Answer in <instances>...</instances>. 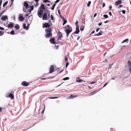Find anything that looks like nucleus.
Wrapping results in <instances>:
<instances>
[{
    "mask_svg": "<svg viewBox=\"0 0 131 131\" xmlns=\"http://www.w3.org/2000/svg\"><path fill=\"white\" fill-rule=\"evenodd\" d=\"M45 31L47 33V34L45 35V36L46 38H49L52 37V30L51 28H47L45 30Z\"/></svg>",
    "mask_w": 131,
    "mask_h": 131,
    "instance_id": "1",
    "label": "nucleus"
},
{
    "mask_svg": "<svg viewBox=\"0 0 131 131\" xmlns=\"http://www.w3.org/2000/svg\"><path fill=\"white\" fill-rule=\"evenodd\" d=\"M65 31L66 32L67 37H68L69 34L72 31V28L69 25H68L65 27Z\"/></svg>",
    "mask_w": 131,
    "mask_h": 131,
    "instance_id": "2",
    "label": "nucleus"
},
{
    "mask_svg": "<svg viewBox=\"0 0 131 131\" xmlns=\"http://www.w3.org/2000/svg\"><path fill=\"white\" fill-rule=\"evenodd\" d=\"M24 7L23 8V10L24 12H26L27 9H28L29 7V5L26 2L24 3Z\"/></svg>",
    "mask_w": 131,
    "mask_h": 131,
    "instance_id": "3",
    "label": "nucleus"
},
{
    "mask_svg": "<svg viewBox=\"0 0 131 131\" xmlns=\"http://www.w3.org/2000/svg\"><path fill=\"white\" fill-rule=\"evenodd\" d=\"M29 84L30 83L28 82L23 81L22 82L21 84L24 86H28Z\"/></svg>",
    "mask_w": 131,
    "mask_h": 131,
    "instance_id": "4",
    "label": "nucleus"
},
{
    "mask_svg": "<svg viewBox=\"0 0 131 131\" xmlns=\"http://www.w3.org/2000/svg\"><path fill=\"white\" fill-rule=\"evenodd\" d=\"M43 10H40L39 11H38L37 13L38 15V16L40 18H41L42 17V15L43 14Z\"/></svg>",
    "mask_w": 131,
    "mask_h": 131,
    "instance_id": "5",
    "label": "nucleus"
},
{
    "mask_svg": "<svg viewBox=\"0 0 131 131\" xmlns=\"http://www.w3.org/2000/svg\"><path fill=\"white\" fill-rule=\"evenodd\" d=\"M47 13H44L43 14L42 19L43 20H47L48 19V18L47 19Z\"/></svg>",
    "mask_w": 131,
    "mask_h": 131,
    "instance_id": "6",
    "label": "nucleus"
},
{
    "mask_svg": "<svg viewBox=\"0 0 131 131\" xmlns=\"http://www.w3.org/2000/svg\"><path fill=\"white\" fill-rule=\"evenodd\" d=\"M54 71V67L53 66H51L50 68V73H51Z\"/></svg>",
    "mask_w": 131,
    "mask_h": 131,
    "instance_id": "7",
    "label": "nucleus"
},
{
    "mask_svg": "<svg viewBox=\"0 0 131 131\" xmlns=\"http://www.w3.org/2000/svg\"><path fill=\"white\" fill-rule=\"evenodd\" d=\"M79 26L77 25L76 27V30L74 32V33L77 34H78L80 32L79 30Z\"/></svg>",
    "mask_w": 131,
    "mask_h": 131,
    "instance_id": "8",
    "label": "nucleus"
},
{
    "mask_svg": "<svg viewBox=\"0 0 131 131\" xmlns=\"http://www.w3.org/2000/svg\"><path fill=\"white\" fill-rule=\"evenodd\" d=\"M50 25L48 23H45L43 25V27L45 28H49L50 26Z\"/></svg>",
    "mask_w": 131,
    "mask_h": 131,
    "instance_id": "9",
    "label": "nucleus"
},
{
    "mask_svg": "<svg viewBox=\"0 0 131 131\" xmlns=\"http://www.w3.org/2000/svg\"><path fill=\"white\" fill-rule=\"evenodd\" d=\"M128 65L129 67H130L129 69V71L131 72V61L129 60L128 62Z\"/></svg>",
    "mask_w": 131,
    "mask_h": 131,
    "instance_id": "10",
    "label": "nucleus"
},
{
    "mask_svg": "<svg viewBox=\"0 0 131 131\" xmlns=\"http://www.w3.org/2000/svg\"><path fill=\"white\" fill-rule=\"evenodd\" d=\"M76 81L78 82H85V81H84L83 80L80 79L79 78H78L77 79Z\"/></svg>",
    "mask_w": 131,
    "mask_h": 131,
    "instance_id": "11",
    "label": "nucleus"
},
{
    "mask_svg": "<svg viewBox=\"0 0 131 131\" xmlns=\"http://www.w3.org/2000/svg\"><path fill=\"white\" fill-rule=\"evenodd\" d=\"M45 9V8L44 5L43 4H41L39 8L40 10H43V9Z\"/></svg>",
    "mask_w": 131,
    "mask_h": 131,
    "instance_id": "12",
    "label": "nucleus"
},
{
    "mask_svg": "<svg viewBox=\"0 0 131 131\" xmlns=\"http://www.w3.org/2000/svg\"><path fill=\"white\" fill-rule=\"evenodd\" d=\"M50 42L52 44H54L55 42V40L54 38H52L50 40Z\"/></svg>",
    "mask_w": 131,
    "mask_h": 131,
    "instance_id": "13",
    "label": "nucleus"
},
{
    "mask_svg": "<svg viewBox=\"0 0 131 131\" xmlns=\"http://www.w3.org/2000/svg\"><path fill=\"white\" fill-rule=\"evenodd\" d=\"M26 24L25 23H24L23 24V27L25 29H26V30H27L28 29V26H29V25H28V26L27 27L26 26Z\"/></svg>",
    "mask_w": 131,
    "mask_h": 131,
    "instance_id": "14",
    "label": "nucleus"
},
{
    "mask_svg": "<svg viewBox=\"0 0 131 131\" xmlns=\"http://www.w3.org/2000/svg\"><path fill=\"white\" fill-rule=\"evenodd\" d=\"M122 3V1L121 0H118L115 2V4L116 5H117L121 4Z\"/></svg>",
    "mask_w": 131,
    "mask_h": 131,
    "instance_id": "15",
    "label": "nucleus"
},
{
    "mask_svg": "<svg viewBox=\"0 0 131 131\" xmlns=\"http://www.w3.org/2000/svg\"><path fill=\"white\" fill-rule=\"evenodd\" d=\"M21 15V14L20 15V16L19 17V20L21 21H22L24 20V17L23 16H20Z\"/></svg>",
    "mask_w": 131,
    "mask_h": 131,
    "instance_id": "16",
    "label": "nucleus"
},
{
    "mask_svg": "<svg viewBox=\"0 0 131 131\" xmlns=\"http://www.w3.org/2000/svg\"><path fill=\"white\" fill-rule=\"evenodd\" d=\"M1 19L3 20H5L7 19V16H3L2 17Z\"/></svg>",
    "mask_w": 131,
    "mask_h": 131,
    "instance_id": "17",
    "label": "nucleus"
},
{
    "mask_svg": "<svg viewBox=\"0 0 131 131\" xmlns=\"http://www.w3.org/2000/svg\"><path fill=\"white\" fill-rule=\"evenodd\" d=\"M10 97L12 99H13L14 98V97L13 94L12 93H10V94L8 96H7V97Z\"/></svg>",
    "mask_w": 131,
    "mask_h": 131,
    "instance_id": "18",
    "label": "nucleus"
},
{
    "mask_svg": "<svg viewBox=\"0 0 131 131\" xmlns=\"http://www.w3.org/2000/svg\"><path fill=\"white\" fill-rule=\"evenodd\" d=\"M59 38H61L62 37V35L61 32L58 31Z\"/></svg>",
    "mask_w": 131,
    "mask_h": 131,
    "instance_id": "19",
    "label": "nucleus"
},
{
    "mask_svg": "<svg viewBox=\"0 0 131 131\" xmlns=\"http://www.w3.org/2000/svg\"><path fill=\"white\" fill-rule=\"evenodd\" d=\"M77 96V95H74L72 94H71L70 96L69 97V99H71V98H74L75 97H76Z\"/></svg>",
    "mask_w": 131,
    "mask_h": 131,
    "instance_id": "20",
    "label": "nucleus"
},
{
    "mask_svg": "<svg viewBox=\"0 0 131 131\" xmlns=\"http://www.w3.org/2000/svg\"><path fill=\"white\" fill-rule=\"evenodd\" d=\"M30 9L28 10V12H31L32 10H33L34 9V7L33 6H30Z\"/></svg>",
    "mask_w": 131,
    "mask_h": 131,
    "instance_id": "21",
    "label": "nucleus"
},
{
    "mask_svg": "<svg viewBox=\"0 0 131 131\" xmlns=\"http://www.w3.org/2000/svg\"><path fill=\"white\" fill-rule=\"evenodd\" d=\"M14 26V25L12 24H10L8 25V27L9 28H12Z\"/></svg>",
    "mask_w": 131,
    "mask_h": 131,
    "instance_id": "22",
    "label": "nucleus"
},
{
    "mask_svg": "<svg viewBox=\"0 0 131 131\" xmlns=\"http://www.w3.org/2000/svg\"><path fill=\"white\" fill-rule=\"evenodd\" d=\"M15 28L16 29H17L19 28V26L18 25H16L15 26Z\"/></svg>",
    "mask_w": 131,
    "mask_h": 131,
    "instance_id": "23",
    "label": "nucleus"
},
{
    "mask_svg": "<svg viewBox=\"0 0 131 131\" xmlns=\"http://www.w3.org/2000/svg\"><path fill=\"white\" fill-rule=\"evenodd\" d=\"M63 18L64 19V22L63 24V25H64L65 24H66L67 22V20L64 19V18L63 17Z\"/></svg>",
    "mask_w": 131,
    "mask_h": 131,
    "instance_id": "24",
    "label": "nucleus"
},
{
    "mask_svg": "<svg viewBox=\"0 0 131 131\" xmlns=\"http://www.w3.org/2000/svg\"><path fill=\"white\" fill-rule=\"evenodd\" d=\"M56 5V3H54L53 4V7H52L51 9L52 10H53L54 9V7Z\"/></svg>",
    "mask_w": 131,
    "mask_h": 131,
    "instance_id": "25",
    "label": "nucleus"
},
{
    "mask_svg": "<svg viewBox=\"0 0 131 131\" xmlns=\"http://www.w3.org/2000/svg\"><path fill=\"white\" fill-rule=\"evenodd\" d=\"M8 2L7 1H6L3 4V6L4 7L6 6Z\"/></svg>",
    "mask_w": 131,
    "mask_h": 131,
    "instance_id": "26",
    "label": "nucleus"
},
{
    "mask_svg": "<svg viewBox=\"0 0 131 131\" xmlns=\"http://www.w3.org/2000/svg\"><path fill=\"white\" fill-rule=\"evenodd\" d=\"M69 79V77H67L64 78L63 80H66Z\"/></svg>",
    "mask_w": 131,
    "mask_h": 131,
    "instance_id": "27",
    "label": "nucleus"
},
{
    "mask_svg": "<svg viewBox=\"0 0 131 131\" xmlns=\"http://www.w3.org/2000/svg\"><path fill=\"white\" fill-rule=\"evenodd\" d=\"M10 34L11 35H14V31L13 30H12L10 32Z\"/></svg>",
    "mask_w": 131,
    "mask_h": 131,
    "instance_id": "28",
    "label": "nucleus"
},
{
    "mask_svg": "<svg viewBox=\"0 0 131 131\" xmlns=\"http://www.w3.org/2000/svg\"><path fill=\"white\" fill-rule=\"evenodd\" d=\"M128 39H125V40H124V41H123V42H122V43H123V42H126V41L128 42Z\"/></svg>",
    "mask_w": 131,
    "mask_h": 131,
    "instance_id": "29",
    "label": "nucleus"
},
{
    "mask_svg": "<svg viewBox=\"0 0 131 131\" xmlns=\"http://www.w3.org/2000/svg\"><path fill=\"white\" fill-rule=\"evenodd\" d=\"M103 17L105 18H106L108 17V16L107 15H103Z\"/></svg>",
    "mask_w": 131,
    "mask_h": 131,
    "instance_id": "30",
    "label": "nucleus"
},
{
    "mask_svg": "<svg viewBox=\"0 0 131 131\" xmlns=\"http://www.w3.org/2000/svg\"><path fill=\"white\" fill-rule=\"evenodd\" d=\"M102 34L101 32H99L98 34H96L95 35L97 36H100V35H102Z\"/></svg>",
    "mask_w": 131,
    "mask_h": 131,
    "instance_id": "31",
    "label": "nucleus"
},
{
    "mask_svg": "<svg viewBox=\"0 0 131 131\" xmlns=\"http://www.w3.org/2000/svg\"><path fill=\"white\" fill-rule=\"evenodd\" d=\"M44 3H46L47 2H50V1H49V0H44L43 1Z\"/></svg>",
    "mask_w": 131,
    "mask_h": 131,
    "instance_id": "32",
    "label": "nucleus"
},
{
    "mask_svg": "<svg viewBox=\"0 0 131 131\" xmlns=\"http://www.w3.org/2000/svg\"><path fill=\"white\" fill-rule=\"evenodd\" d=\"M113 63H112V64H109L108 67V69H110L111 68L112 65H113Z\"/></svg>",
    "mask_w": 131,
    "mask_h": 131,
    "instance_id": "33",
    "label": "nucleus"
},
{
    "mask_svg": "<svg viewBox=\"0 0 131 131\" xmlns=\"http://www.w3.org/2000/svg\"><path fill=\"white\" fill-rule=\"evenodd\" d=\"M91 3V2L90 1H89L88 2V3L87 4V6L88 7H89L90 6V4Z\"/></svg>",
    "mask_w": 131,
    "mask_h": 131,
    "instance_id": "34",
    "label": "nucleus"
},
{
    "mask_svg": "<svg viewBox=\"0 0 131 131\" xmlns=\"http://www.w3.org/2000/svg\"><path fill=\"white\" fill-rule=\"evenodd\" d=\"M58 97H51L49 98V99H55L58 98Z\"/></svg>",
    "mask_w": 131,
    "mask_h": 131,
    "instance_id": "35",
    "label": "nucleus"
},
{
    "mask_svg": "<svg viewBox=\"0 0 131 131\" xmlns=\"http://www.w3.org/2000/svg\"><path fill=\"white\" fill-rule=\"evenodd\" d=\"M4 34V33H2V32L1 31H0V36Z\"/></svg>",
    "mask_w": 131,
    "mask_h": 131,
    "instance_id": "36",
    "label": "nucleus"
},
{
    "mask_svg": "<svg viewBox=\"0 0 131 131\" xmlns=\"http://www.w3.org/2000/svg\"><path fill=\"white\" fill-rule=\"evenodd\" d=\"M50 12L49 11H48L47 12V13L48 14V18H49L50 17Z\"/></svg>",
    "mask_w": 131,
    "mask_h": 131,
    "instance_id": "37",
    "label": "nucleus"
},
{
    "mask_svg": "<svg viewBox=\"0 0 131 131\" xmlns=\"http://www.w3.org/2000/svg\"><path fill=\"white\" fill-rule=\"evenodd\" d=\"M69 63L68 62H67L66 64V67L67 68L68 66L69 65Z\"/></svg>",
    "mask_w": 131,
    "mask_h": 131,
    "instance_id": "38",
    "label": "nucleus"
},
{
    "mask_svg": "<svg viewBox=\"0 0 131 131\" xmlns=\"http://www.w3.org/2000/svg\"><path fill=\"white\" fill-rule=\"evenodd\" d=\"M47 79V78H40V79L41 80H45Z\"/></svg>",
    "mask_w": 131,
    "mask_h": 131,
    "instance_id": "39",
    "label": "nucleus"
},
{
    "mask_svg": "<svg viewBox=\"0 0 131 131\" xmlns=\"http://www.w3.org/2000/svg\"><path fill=\"white\" fill-rule=\"evenodd\" d=\"M122 12L123 14H125V13L126 11L125 10H122Z\"/></svg>",
    "mask_w": 131,
    "mask_h": 131,
    "instance_id": "40",
    "label": "nucleus"
},
{
    "mask_svg": "<svg viewBox=\"0 0 131 131\" xmlns=\"http://www.w3.org/2000/svg\"><path fill=\"white\" fill-rule=\"evenodd\" d=\"M78 23L79 22L78 21H77L76 23H75V25L76 26H77V25L78 24Z\"/></svg>",
    "mask_w": 131,
    "mask_h": 131,
    "instance_id": "41",
    "label": "nucleus"
},
{
    "mask_svg": "<svg viewBox=\"0 0 131 131\" xmlns=\"http://www.w3.org/2000/svg\"><path fill=\"white\" fill-rule=\"evenodd\" d=\"M122 6H123L122 5H120L119 6H118V8H119L121 7H122Z\"/></svg>",
    "mask_w": 131,
    "mask_h": 131,
    "instance_id": "42",
    "label": "nucleus"
},
{
    "mask_svg": "<svg viewBox=\"0 0 131 131\" xmlns=\"http://www.w3.org/2000/svg\"><path fill=\"white\" fill-rule=\"evenodd\" d=\"M51 19L52 20H53V17L52 15H51Z\"/></svg>",
    "mask_w": 131,
    "mask_h": 131,
    "instance_id": "43",
    "label": "nucleus"
},
{
    "mask_svg": "<svg viewBox=\"0 0 131 131\" xmlns=\"http://www.w3.org/2000/svg\"><path fill=\"white\" fill-rule=\"evenodd\" d=\"M44 109L42 111V113H43V112H44L45 108V104H44Z\"/></svg>",
    "mask_w": 131,
    "mask_h": 131,
    "instance_id": "44",
    "label": "nucleus"
},
{
    "mask_svg": "<svg viewBox=\"0 0 131 131\" xmlns=\"http://www.w3.org/2000/svg\"><path fill=\"white\" fill-rule=\"evenodd\" d=\"M60 0H57L55 2V3H57Z\"/></svg>",
    "mask_w": 131,
    "mask_h": 131,
    "instance_id": "45",
    "label": "nucleus"
},
{
    "mask_svg": "<svg viewBox=\"0 0 131 131\" xmlns=\"http://www.w3.org/2000/svg\"><path fill=\"white\" fill-rule=\"evenodd\" d=\"M0 30H4V28L2 27H0Z\"/></svg>",
    "mask_w": 131,
    "mask_h": 131,
    "instance_id": "46",
    "label": "nucleus"
},
{
    "mask_svg": "<svg viewBox=\"0 0 131 131\" xmlns=\"http://www.w3.org/2000/svg\"><path fill=\"white\" fill-rule=\"evenodd\" d=\"M68 59L67 56H66V57L65 58V60L66 61H67L68 60Z\"/></svg>",
    "mask_w": 131,
    "mask_h": 131,
    "instance_id": "47",
    "label": "nucleus"
},
{
    "mask_svg": "<svg viewBox=\"0 0 131 131\" xmlns=\"http://www.w3.org/2000/svg\"><path fill=\"white\" fill-rule=\"evenodd\" d=\"M84 29L83 28H80V30L81 31H82Z\"/></svg>",
    "mask_w": 131,
    "mask_h": 131,
    "instance_id": "48",
    "label": "nucleus"
},
{
    "mask_svg": "<svg viewBox=\"0 0 131 131\" xmlns=\"http://www.w3.org/2000/svg\"><path fill=\"white\" fill-rule=\"evenodd\" d=\"M105 6V3H103V7Z\"/></svg>",
    "mask_w": 131,
    "mask_h": 131,
    "instance_id": "49",
    "label": "nucleus"
},
{
    "mask_svg": "<svg viewBox=\"0 0 131 131\" xmlns=\"http://www.w3.org/2000/svg\"><path fill=\"white\" fill-rule=\"evenodd\" d=\"M109 9L110 10H111V8H112V6H110L109 7Z\"/></svg>",
    "mask_w": 131,
    "mask_h": 131,
    "instance_id": "50",
    "label": "nucleus"
},
{
    "mask_svg": "<svg viewBox=\"0 0 131 131\" xmlns=\"http://www.w3.org/2000/svg\"><path fill=\"white\" fill-rule=\"evenodd\" d=\"M95 82H92L90 83L91 84H94L95 83Z\"/></svg>",
    "mask_w": 131,
    "mask_h": 131,
    "instance_id": "51",
    "label": "nucleus"
},
{
    "mask_svg": "<svg viewBox=\"0 0 131 131\" xmlns=\"http://www.w3.org/2000/svg\"><path fill=\"white\" fill-rule=\"evenodd\" d=\"M2 3V0H0V6H1Z\"/></svg>",
    "mask_w": 131,
    "mask_h": 131,
    "instance_id": "52",
    "label": "nucleus"
},
{
    "mask_svg": "<svg viewBox=\"0 0 131 131\" xmlns=\"http://www.w3.org/2000/svg\"><path fill=\"white\" fill-rule=\"evenodd\" d=\"M108 14L111 16L112 15V14L111 12H110L108 13Z\"/></svg>",
    "mask_w": 131,
    "mask_h": 131,
    "instance_id": "53",
    "label": "nucleus"
},
{
    "mask_svg": "<svg viewBox=\"0 0 131 131\" xmlns=\"http://www.w3.org/2000/svg\"><path fill=\"white\" fill-rule=\"evenodd\" d=\"M100 29V28H98V29H97L96 30V32H98L99 30Z\"/></svg>",
    "mask_w": 131,
    "mask_h": 131,
    "instance_id": "54",
    "label": "nucleus"
},
{
    "mask_svg": "<svg viewBox=\"0 0 131 131\" xmlns=\"http://www.w3.org/2000/svg\"><path fill=\"white\" fill-rule=\"evenodd\" d=\"M108 83H105L104 85V86H103V87H105L107 84Z\"/></svg>",
    "mask_w": 131,
    "mask_h": 131,
    "instance_id": "55",
    "label": "nucleus"
},
{
    "mask_svg": "<svg viewBox=\"0 0 131 131\" xmlns=\"http://www.w3.org/2000/svg\"><path fill=\"white\" fill-rule=\"evenodd\" d=\"M109 22V20H106V21H105V22H104V23H107Z\"/></svg>",
    "mask_w": 131,
    "mask_h": 131,
    "instance_id": "56",
    "label": "nucleus"
},
{
    "mask_svg": "<svg viewBox=\"0 0 131 131\" xmlns=\"http://www.w3.org/2000/svg\"><path fill=\"white\" fill-rule=\"evenodd\" d=\"M97 15V13L95 14L94 15V17H95Z\"/></svg>",
    "mask_w": 131,
    "mask_h": 131,
    "instance_id": "57",
    "label": "nucleus"
},
{
    "mask_svg": "<svg viewBox=\"0 0 131 131\" xmlns=\"http://www.w3.org/2000/svg\"><path fill=\"white\" fill-rule=\"evenodd\" d=\"M29 13L27 14H26V16L27 17L29 15Z\"/></svg>",
    "mask_w": 131,
    "mask_h": 131,
    "instance_id": "58",
    "label": "nucleus"
},
{
    "mask_svg": "<svg viewBox=\"0 0 131 131\" xmlns=\"http://www.w3.org/2000/svg\"><path fill=\"white\" fill-rule=\"evenodd\" d=\"M38 4V3H36V4L35 5H34L35 6H37Z\"/></svg>",
    "mask_w": 131,
    "mask_h": 131,
    "instance_id": "59",
    "label": "nucleus"
},
{
    "mask_svg": "<svg viewBox=\"0 0 131 131\" xmlns=\"http://www.w3.org/2000/svg\"><path fill=\"white\" fill-rule=\"evenodd\" d=\"M58 13L60 15V11L59 10H58Z\"/></svg>",
    "mask_w": 131,
    "mask_h": 131,
    "instance_id": "60",
    "label": "nucleus"
},
{
    "mask_svg": "<svg viewBox=\"0 0 131 131\" xmlns=\"http://www.w3.org/2000/svg\"><path fill=\"white\" fill-rule=\"evenodd\" d=\"M63 70H61L59 73H61L63 71Z\"/></svg>",
    "mask_w": 131,
    "mask_h": 131,
    "instance_id": "61",
    "label": "nucleus"
},
{
    "mask_svg": "<svg viewBox=\"0 0 131 131\" xmlns=\"http://www.w3.org/2000/svg\"><path fill=\"white\" fill-rule=\"evenodd\" d=\"M35 1H36V3H38V2L39 1V0H34Z\"/></svg>",
    "mask_w": 131,
    "mask_h": 131,
    "instance_id": "62",
    "label": "nucleus"
},
{
    "mask_svg": "<svg viewBox=\"0 0 131 131\" xmlns=\"http://www.w3.org/2000/svg\"><path fill=\"white\" fill-rule=\"evenodd\" d=\"M102 24V23H99V26H101V25Z\"/></svg>",
    "mask_w": 131,
    "mask_h": 131,
    "instance_id": "63",
    "label": "nucleus"
},
{
    "mask_svg": "<svg viewBox=\"0 0 131 131\" xmlns=\"http://www.w3.org/2000/svg\"><path fill=\"white\" fill-rule=\"evenodd\" d=\"M94 32H95V31H94H94H93L92 32V33H91V34H93V33H94Z\"/></svg>",
    "mask_w": 131,
    "mask_h": 131,
    "instance_id": "64",
    "label": "nucleus"
}]
</instances>
